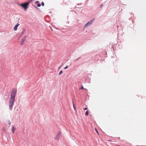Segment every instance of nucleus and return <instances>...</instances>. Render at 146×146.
<instances>
[{"instance_id":"obj_13","label":"nucleus","mask_w":146,"mask_h":146,"mask_svg":"<svg viewBox=\"0 0 146 146\" xmlns=\"http://www.w3.org/2000/svg\"><path fill=\"white\" fill-rule=\"evenodd\" d=\"M42 5L43 6H44V2H42Z\"/></svg>"},{"instance_id":"obj_8","label":"nucleus","mask_w":146,"mask_h":146,"mask_svg":"<svg viewBox=\"0 0 146 146\" xmlns=\"http://www.w3.org/2000/svg\"><path fill=\"white\" fill-rule=\"evenodd\" d=\"M24 32L25 31H24L22 32L21 33V36H22L24 34Z\"/></svg>"},{"instance_id":"obj_10","label":"nucleus","mask_w":146,"mask_h":146,"mask_svg":"<svg viewBox=\"0 0 146 146\" xmlns=\"http://www.w3.org/2000/svg\"><path fill=\"white\" fill-rule=\"evenodd\" d=\"M62 73V70H61L59 73V75H60Z\"/></svg>"},{"instance_id":"obj_3","label":"nucleus","mask_w":146,"mask_h":146,"mask_svg":"<svg viewBox=\"0 0 146 146\" xmlns=\"http://www.w3.org/2000/svg\"><path fill=\"white\" fill-rule=\"evenodd\" d=\"M28 5V3H25L23 4H20V5L26 9L27 8Z\"/></svg>"},{"instance_id":"obj_15","label":"nucleus","mask_w":146,"mask_h":146,"mask_svg":"<svg viewBox=\"0 0 146 146\" xmlns=\"http://www.w3.org/2000/svg\"><path fill=\"white\" fill-rule=\"evenodd\" d=\"M73 105L74 107L75 108V106H74V104L73 102Z\"/></svg>"},{"instance_id":"obj_14","label":"nucleus","mask_w":146,"mask_h":146,"mask_svg":"<svg viewBox=\"0 0 146 146\" xmlns=\"http://www.w3.org/2000/svg\"><path fill=\"white\" fill-rule=\"evenodd\" d=\"M68 66H67L65 67L64 68L65 69H66L68 68Z\"/></svg>"},{"instance_id":"obj_2","label":"nucleus","mask_w":146,"mask_h":146,"mask_svg":"<svg viewBox=\"0 0 146 146\" xmlns=\"http://www.w3.org/2000/svg\"><path fill=\"white\" fill-rule=\"evenodd\" d=\"M95 20V19L94 18H93L91 21H90L88 22L87 23H86L85 26H84V27L85 28H86L88 26L91 25L92 24V23Z\"/></svg>"},{"instance_id":"obj_18","label":"nucleus","mask_w":146,"mask_h":146,"mask_svg":"<svg viewBox=\"0 0 146 146\" xmlns=\"http://www.w3.org/2000/svg\"><path fill=\"white\" fill-rule=\"evenodd\" d=\"M80 89H82V87L80 88Z\"/></svg>"},{"instance_id":"obj_19","label":"nucleus","mask_w":146,"mask_h":146,"mask_svg":"<svg viewBox=\"0 0 146 146\" xmlns=\"http://www.w3.org/2000/svg\"><path fill=\"white\" fill-rule=\"evenodd\" d=\"M87 109V108H84V110H86Z\"/></svg>"},{"instance_id":"obj_5","label":"nucleus","mask_w":146,"mask_h":146,"mask_svg":"<svg viewBox=\"0 0 146 146\" xmlns=\"http://www.w3.org/2000/svg\"><path fill=\"white\" fill-rule=\"evenodd\" d=\"M27 38V36H25L23 37L22 39V41L21 43V45H23L24 44V42L26 40Z\"/></svg>"},{"instance_id":"obj_16","label":"nucleus","mask_w":146,"mask_h":146,"mask_svg":"<svg viewBox=\"0 0 146 146\" xmlns=\"http://www.w3.org/2000/svg\"><path fill=\"white\" fill-rule=\"evenodd\" d=\"M39 3V1H36V3Z\"/></svg>"},{"instance_id":"obj_7","label":"nucleus","mask_w":146,"mask_h":146,"mask_svg":"<svg viewBox=\"0 0 146 146\" xmlns=\"http://www.w3.org/2000/svg\"><path fill=\"white\" fill-rule=\"evenodd\" d=\"M16 129V128L15 127H14V126H13L12 127V133H13L14 132V131Z\"/></svg>"},{"instance_id":"obj_17","label":"nucleus","mask_w":146,"mask_h":146,"mask_svg":"<svg viewBox=\"0 0 146 146\" xmlns=\"http://www.w3.org/2000/svg\"><path fill=\"white\" fill-rule=\"evenodd\" d=\"M62 67V66H60L59 68H58V69H60L61 68V67Z\"/></svg>"},{"instance_id":"obj_12","label":"nucleus","mask_w":146,"mask_h":146,"mask_svg":"<svg viewBox=\"0 0 146 146\" xmlns=\"http://www.w3.org/2000/svg\"><path fill=\"white\" fill-rule=\"evenodd\" d=\"M38 7H40L41 6V4H38Z\"/></svg>"},{"instance_id":"obj_11","label":"nucleus","mask_w":146,"mask_h":146,"mask_svg":"<svg viewBox=\"0 0 146 146\" xmlns=\"http://www.w3.org/2000/svg\"><path fill=\"white\" fill-rule=\"evenodd\" d=\"M95 130L96 131L97 133L99 134V133H98V131L96 128H95Z\"/></svg>"},{"instance_id":"obj_4","label":"nucleus","mask_w":146,"mask_h":146,"mask_svg":"<svg viewBox=\"0 0 146 146\" xmlns=\"http://www.w3.org/2000/svg\"><path fill=\"white\" fill-rule=\"evenodd\" d=\"M61 134V132L60 131H59L57 135L56 136V137L55 138V139L58 140H59L60 136Z\"/></svg>"},{"instance_id":"obj_9","label":"nucleus","mask_w":146,"mask_h":146,"mask_svg":"<svg viewBox=\"0 0 146 146\" xmlns=\"http://www.w3.org/2000/svg\"><path fill=\"white\" fill-rule=\"evenodd\" d=\"M88 111H86V115L87 116L88 115Z\"/></svg>"},{"instance_id":"obj_6","label":"nucleus","mask_w":146,"mask_h":146,"mask_svg":"<svg viewBox=\"0 0 146 146\" xmlns=\"http://www.w3.org/2000/svg\"><path fill=\"white\" fill-rule=\"evenodd\" d=\"M19 25V24H17L14 27V29L15 31H16Z\"/></svg>"},{"instance_id":"obj_1","label":"nucleus","mask_w":146,"mask_h":146,"mask_svg":"<svg viewBox=\"0 0 146 146\" xmlns=\"http://www.w3.org/2000/svg\"><path fill=\"white\" fill-rule=\"evenodd\" d=\"M16 93L17 90L15 89H13L11 92L9 104V107L10 110H11L12 109V107L13 105L14 102L15 101Z\"/></svg>"},{"instance_id":"obj_20","label":"nucleus","mask_w":146,"mask_h":146,"mask_svg":"<svg viewBox=\"0 0 146 146\" xmlns=\"http://www.w3.org/2000/svg\"><path fill=\"white\" fill-rule=\"evenodd\" d=\"M103 5V4H102V5H101L100 6V7H101Z\"/></svg>"}]
</instances>
